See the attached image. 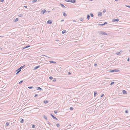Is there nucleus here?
<instances>
[{"label": "nucleus", "mask_w": 130, "mask_h": 130, "mask_svg": "<svg viewBox=\"0 0 130 130\" xmlns=\"http://www.w3.org/2000/svg\"><path fill=\"white\" fill-rule=\"evenodd\" d=\"M116 1H118V0H115Z\"/></svg>", "instance_id": "obj_54"}, {"label": "nucleus", "mask_w": 130, "mask_h": 130, "mask_svg": "<svg viewBox=\"0 0 130 130\" xmlns=\"http://www.w3.org/2000/svg\"><path fill=\"white\" fill-rule=\"evenodd\" d=\"M41 12L43 14L45 13L46 12V11L45 9H43L42 11Z\"/></svg>", "instance_id": "obj_10"}, {"label": "nucleus", "mask_w": 130, "mask_h": 130, "mask_svg": "<svg viewBox=\"0 0 130 130\" xmlns=\"http://www.w3.org/2000/svg\"><path fill=\"white\" fill-rule=\"evenodd\" d=\"M52 23V21L50 20H48L47 22V24H51Z\"/></svg>", "instance_id": "obj_7"}, {"label": "nucleus", "mask_w": 130, "mask_h": 130, "mask_svg": "<svg viewBox=\"0 0 130 130\" xmlns=\"http://www.w3.org/2000/svg\"><path fill=\"white\" fill-rule=\"evenodd\" d=\"M109 71L110 72H111L112 73L114 72H118V71H117L116 70V69H114V70H109Z\"/></svg>", "instance_id": "obj_2"}, {"label": "nucleus", "mask_w": 130, "mask_h": 130, "mask_svg": "<svg viewBox=\"0 0 130 130\" xmlns=\"http://www.w3.org/2000/svg\"><path fill=\"white\" fill-rule=\"evenodd\" d=\"M25 66H22L21 67H20L19 68L21 70V69L23 68H24V67Z\"/></svg>", "instance_id": "obj_22"}, {"label": "nucleus", "mask_w": 130, "mask_h": 130, "mask_svg": "<svg viewBox=\"0 0 130 130\" xmlns=\"http://www.w3.org/2000/svg\"><path fill=\"white\" fill-rule=\"evenodd\" d=\"M24 120L23 119H22L21 120V121H20L21 123H23L24 122Z\"/></svg>", "instance_id": "obj_21"}, {"label": "nucleus", "mask_w": 130, "mask_h": 130, "mask_svg": "<svg viewBox=\"0 0 130 130\" xmlns=\"http://www.w3.org/2000/svg\"><path fill=\"white\" fill-rule=\"evenodd\" d=\"M60 5H61V6L63 8H65V7L62 4L60 3Z\"/></svg>", "instance_id": "obj_18"}, {"label": "nucleus", "mask_w": 130, "mask_h": 130, "mask_svg": "<svg viewBox=\"0 0 130 130\" xmlns=\"http://www.w3.org/2000/svg\"><path fill=\"white\" fill-rule=\"evenodd\" d=\"M36 0H32V3H35L37 2Z\"/></svg>", "instance_id": "obj_29"}, {"label": "nucleus", "mask_w": 130, "mask_h": 130, "mask_svg": "<svg viewBox=\"0 0 130 130\" xmlns=\"http://www.w3.org/2000/svg\"><path fill=\"white\" fill-rule=\"evenodd\" d=\"M24 7H25V8H27V6H24Z\"/></svg>", "instance_id": "obj_52"}, {"label": "nucleus", "mask_w": 130, "mask_h": 130, "mask_svg": "<svg viewBox=\"0 0 130 130\" xmlns=\"http://www.w3.org/2000/svg\"><path fill=\"white\" fill-rule=\"evenodd\" d=\"M127 61H129V58L127 59Z\"/></svg>", "instance_id": "obj_51"}, {"label": "nucleus", "mask_w": 130, "mask_h": 130, "mask_svg": "<svg viewBox=\"0 0 130 130\" xmlns=\"http://www.w3.org/2000/svg\"><path fill=\"white\" fill-rule=\"evenodd\" d=\"M128 110H126L125 111V112L126 113H128Z\"/></svg>", "instance_id": "obj_42"}, {"label": "nucleus", "mask_w": 130, "mask_h": 130, "mask_svg": "<svg viewBox=\"0 0 130 130\" xmlns=\"http://www.w3.org/2000/svg\"><path fill=\"white\" fill-rule=\"evenodd\" d=\"M71 74V73H70V72H69L68 73V74L69 75H70V74Z\"/></svg>", "instance_id": "obj_47"}, {"label": "nucleus", "mask_w": 130, "mask_h": 130, "mask_svg": "<svg viewBox=\"0 0 130 130\" xmlns=\"http://www.w3.org/2000/svg\"><path fill=\"white\" fill-rule=\"evenodd\" d=\"M50 11H48V12H49Z\"/></svg>", "instance_id": "obj_58"}, {"label": "nucleus", "mask_w": 130, "mask_h": 130, "mask_svg": "<svg viewBox=\"0 0 130 130\" xmlns=\"http://www.w3.org/2000/svg\"><path fill=\"white\" fill-rule=\"evenodd\" d=\"M119 20L118 19H113L112 20V22H118L119 21Z\"/></svg>", "instance_id": "obj_4"}, {"label": "nucleus", "mask_w": 130, "mask_h": 130, "mask_svg": "<svg viewBox=\"0 0 130 130\" xmlns=\"http://www.w3.org/2000/svg\"><path fill=\"white\" fill-rule=\"evenodd\" d=\"M44 118L46 119V120H47V118L46 117V116H44Z\"/></svg>", "instance_id": "obj_30"}, {"label": "nucleus", "mask_w": 130, "mask_h": 130, "mask_svg": "<svg viewBox=\"0 0 130 130\" xmlns=\"http://www.w3.org/2000/svg\"><path fill=\"white\" fill-rule=\"evenodd\" d=\"M66 30H64L62 31V34H63L66 33Z\"/></svg>", "instance_id": "obj_17"}, {"label": "nucleus", "mask_w": 130, "mask_h": 130, "mask_svg": "<svg viewBox=\"0 0 130 130\" xmlns=\"http://www.w3.org/2000/svg\"><path fill=\"white\" fill-rule=\"evenodd\" d=\"M49 79L51 80L52 79H53V77L52 76H50L49 77Z\"/></svg>", "instance_id": "obj_36"}, {"label": "nucleus", "mask_w": 130, "mask_h": 130, "mask_svg": "<svg viewBox=\"0 0 130 130\" xmlns=\"http://www.w3.org/2000/svg\"><path fill=\"white\" fill-rule=\"evenodd\" d=\"M97 34H102L104 35H107V33H106L105 32H104L103 31H99L96 32Z\"/></svg>", "instance_id": "obj_1"}, {"label": "nucleus", "mask_w": 130, "mask_h": 130, "mask_svg": "<svg viewBox=\"0 0 130 130\" xmlns=\"http://www.w3.org/2000/svg\"><path fill=\"white\" fill-rule=\"evenodd\" d=\"M4 1V0H0V2H3Z\"/></svg>", "instance_id": "obj_50"}, {"label": "nucleus", "mask_w": 130, "mask_h": 130, "mask_svg": "<svg viewBox=\"0 0 130 130\" xmlns=\"http://www.w3.org/2000/svg\"><path fill=\"white\" fill-rule=\"evenodd\" d=\"M97 94V92L96 91H95L94 92V96H95L96 95V94Z\"/></svg>", "instance_id": "obj_23"}, {"label": "nucleus", "mask_w": 130, "mask_h": 130, "mask_svg": "<svg viewBox=\"0 0 130 130\" xmlns=\"http://www.w3.org/2000/svg\"><path fill=\"white\" fill-rule=\"evenodd\" d=\"M94 66H95L96 67V66H97V64L96 63H95V64H94Z\"/></svg>", "instance_id": "obj_49"}, {"label": "nucleus", "mask_w": 130, "mask_h": 130, "mask_svg": "<svg viewBox=\"0 0 130 130\" xmlns=\"http://www.w3.org/2000/svg\"><path fill=\"white\" fill-rule=\"evenodd\" d=\"M36 88L37 90H38L40 91H42L43 90L40 87H36Z\"/></svg>", "instance_id": "obj_6"}, {"label": "nucleus", "mask_w": 130, "mask_h": 130, "mask_svg": "<svg viewBox=\"0 0 130 130\" xmlns=\"http://www.w3.org/2000/svg\"><path fill=\"white\" fill-rule=\"evenodd\" d=\"M21 71V70L19 68L16 71H17V72L16 73V74H18Z\"/></svg>", "instance_id": "obj_5"}, {"label": "nucleus", "mask_w": 130, "mask_h": 130, "mask_svg": "<svg viewBox=\"0 0 130 130\" xmlns=\"http://www.w3.org/2000/svg\"><path fill=\"white\" fill-rule=\"evenodd\" d=\"M1 50H2V49H3L2 48H1Z\"/></svg>", "instance_id": "obj_57"}, {"label": "nucleus", "mask_w": 130, "mask_h": 130, "mask_svg": "<svg viewBox=\"0 0 130 130\" xmlns=\"http://www.w3.org/2000/svg\"><path fill=\"white\" fill-rule=\"evenodd\" d=\"M90 17V16L89 15V14H88L87 15V18L88 20H89V19Z\"/></svg>", "instance_id": "obj_20"}, {"label": "nucleus", "mask_w": 130, "mask_h": 130, "mask_svg": "<svg viewBox=\"0 0 130 130\" xmlns=\"http://www.w3.org/2000/svg\"><path fill=\"white\" fill-rule=\"evenodd\" d=\"M59 41V40H56V41Z\"/></svg>", "instance_id": "obj_56"}, {"label": "nucleus", "mask_w": 130, "mask_h": 130, "mask_svg": "<svg viewBox=\"0 0 130 130\" xmlns=\"http://www.w3.org/2000/svg\"><path fill=\"white\" fill-rule=\"evenodd\" d=\"M73 22H76V21H75V20H73Z\"/></svg>", "instance_id": "obj_55"}, {"label": "nucleus", "mask_w": 130, "mask_h": 130, "mask_svg": "<svg viewBox=\"0 0 130 130\" xmlns=\"http://www.w3.org/2000/svg\"><path fill=\"white\" fill-rule=\"evenodd\" d=\"M0 37H1V36H0Z\"/></svg>", "instance_id": "obj_60"}, {"label": "nucleus", "mask_w": 130, "mask_h": 130, "mask_svg": "<svg viewBox=\"0 0 130 130\" xmlns=\"http://www.w3.org/2000/svg\"><path fill=\"white\" fill-rule=\"evenodd\" d=\"M23 16V15L22 14H20L19 15V16L20 17H22Z\"/></svg>", "instance_id": "obj_28"}, {"label": "nucleus", "mask_w": 130, "mask_h": 130, "mask_svg": "<svg viewBox=\"0 0 130 130\" xmlns=\"http://www.w3.org/2000/svg\"><path fill=\"white\" fill-rule=\"evenodd\" d=\"M122 92H123V94H126L127 93L126 91L125 90H123L122 91Z\"/></svg>", "instance_id": "obj_13"}, {"label": "nucleus", "mask_w": 130, "mask_h": 130, "mask_svg": "<svg viewBox=\"0 0 130 130\" xmlns=\"http://www.w3.org/2000/svg\"><path fill=\"white\" fill-rule=\"evenodd\" d=\"M18 21V18H16L15 20L14 21L17 22Z\"/></svg>", "instance_id": "obj_37"}, {"label": "nucleus", "mask_w": 130, "mask_h": 130, "mask_svg": "<svg viewBox=\"0 0 130 130\" xmlns=\"http://www.w3.org/2000/svg\"><path fill=\"white\" fill-rule=\"evenodd\" d=\"M126 6L127 7H128L130 8V6H128V5H126Z\"/></svg>", "instance_id": "obj_46"}, {"label": "nucleus", "mask_w": 130, "mask_h": 130, "mask_svg": "<svg viewBox=\"0 0 130 130\" xmlns=\"http://www.w3.org/2000/svg\"><path fill=\"white\" fill-rule=\"evenodd\" d=\"M48 124H50H50L49 123H48Z\"/></svg>", "instance_id": "obj_59"}, {"label": "nucleus", "mask_w": 130, "mask_h": 130, "mask_svg": "<svg viewBox=\"0 0 130 130\" xmlns=\"http://www.w3.org/2000/svg\"><path fill=\"white\" fill-rule=\"evenodd\" d=\"M63 15L64 16L66 17L67 16V14L65 12H63Z\"/></svg>", "instance_id": "obj_15"}, {"label": "nucleus", "mask_w": 130, "mask_h": 130, "mask_svg": "<svg viewBox=\"0 0 130 130\" xmlns=\"http://www.w3.org/2000/svg\"><path fill=\"white\" fill-rule=\"evenodd\" d=\"M114 83H115V82H112L110 84V85H112L113 84H114Z\"/></svg>", "instance_id": "obj_24"}, {"label": "nucleus", "mask_w": 130, "mask_h": 130, "mask_svg": "<svg viewBox=\"0 0 130 130\" xmlns=\"http://www.w3.org/2000/svg\"><path fill=\"white\" fill-rule=\"evenodd\" d=\"M103 13H105L106 12V10L105 9H104L103 10Z\"/></svg>", "instance_id": "obj_41"}, {"label": "nucleus", "mask_w": 130, "mask_h": 130, "mask_svg": "<svg viewBox=\"0 0 130 130\" xmlns=\"http://www.w3.org/2000/svg\"><path fill=\"white\" fill-rule=\"evenodd\" d=\"M104 95V94H102L101 95L100 97L102 98V97H103V96Z\"/></svg>", "instance_id": "obj_48"}, {"label": "nucleus", "mask_w": 130, "mask_h": 130, "mask_svg": "<svg viewBox=\"0 0 130 130\" xmlns=\"http://www.w3.org/2000/svg\"><path fill=\"white\" fill-rule=\"evenodd\" d=\"M98 25L99 26H101L104 25L103 24H98Z\"/></svg>", "instance_id": "obj_26"}, {"label": "nucleus", "mask_w": 130, "mask_h": 130, "mask_svg": "<svg viewBox=\"0 0 130 130\" xmlns=\"http://www.w3.org/2000/svg\"><path fill=\"white\" fill-rule=\"evenodd\" d=\"M54 113H57V110H56L54 111Z\"/></svg>", "instance_id": "obj_40"}, {"label": "nucleus", "mask_w": 130, "mask_h": 130, "mask_svg": "<svg viewBox=\"0 0 130 130\" xmlns=\"http://www.w3.org/2000/svg\"><path fill=\"white\" fill-rule=\"evenodd\" d=\"M9 124V123L8 122H7L6 123V125L8 126Z\"/></svg>", "instance_id": "obj_27"}, {"label": "nucleus", "mask_w": 130, "mask_h": 130, "mask_svg": "<svg viewBox=\"0 0 130 130\" xmlns=\"http://www.w3.org/2000/svg\"><path fill=\"white\" fill-rule=\"evenodd\" d=\"M56 126H57V127H59V126H60L59 124H56Z\"/></svg>", "instance_id": "obj_35"}, {"label": "nucleus", "mask_w": 130, "mask_h": 130, "mask_svg": "<svg viewBox=\"0 0 130 130\" xmlns=\"http://www.w3.org/2000/svg\"><path fill=\"white\" fill-rule=\"evenodd\" d=\"M116 54L117 55H120L121 54V53L120 52H117L116 53Z\"/></svg>", "instance_id": "obj_16"}, {"label": "nucleus", "mask_w": 130, "mask_h": 130, "mask_svg": "<svg viewBox=\"0 0 130 130\" xmlns=\"http://www.w3.org/2000/svg\"><path fill=\"white\" fill-rule=\"evenodd\" d=\"M30 46L29 45H27V46H26V47H23V48L22 50H23L26 48L29 47H30Z\"/></svg>", "instance_id": "obj_12"}, {"label": "nucleus", "mask_w": 130, "mask_h": 130, "mask_svg": "<svg viewBox=\"0 0 130 130\" xmlns=\"http://www.w3.org/2000/svg\"><path fill=\"white\" fill-rule=\"evenodd\" d=\"M37 96H38V94H36L35 95L34 97H37Z\"/></svg>", "instance_id": "obj_43"}, {"label": "nucleus", "mask_w": 130, "mask_h": 130, "mask_svg": "<svg viewBox=\"0 0 130 130\" xmlns=\"http://www.w3.org/2000/svg\"><path fill=\"white\" fill-rule=\"evenodd\" d=\"M73 109H74V108L73 107H70V109L71 110H73Z\"/></svg>", "instance_id": "obj_33"}, {"label": "nucleus", "mask_w": 130, "mask_h": 130, "mask_svg": "<svg viewBox=\"0 0 130 130\" xmlns=\"http://www.w3.org/2000/svg\"><path fill=\"white\" fill-rule=\"evenodd\" d=\"M35 125L33 124L32 126V127L33 128H35Z\"/></svg>", "instance_id": "obj_34"}, {"label": "nucleus", "mask_w": 130, "mask_h": 130, "mask_svg": "<svg viewBox=\"0 0 130 130\" xmlns=\"http://www.w3.org/2000/svg\"><path fill=\"white\" fill-rule=\"evenodd\" d=\"M76 2V1L75 0H71L70 2H71L72 3H75Z\"/></svg>", "instance_id": "obj_9"}, {"label": "nucleus", "mask_w": 130, "mask_h": 130, "mask_svg": "<svg viewBox=\"0 0 130 130\" xmlns=\"http://www.w3.org/2000/svg\"><path fill=\"white\" fill-rule=\"evenodd\" d=\"M65 1L68 2H70L71 0H65Z\"/></svg>", "instance_id": "obj_32"}, {"label": "nucleus", "mask_w": 130, "mask_h": 130, "mask_svg": "<svg viewBox=\"0 0 130 130\" xmlns=\"http://www.w3.org/2000/svg\"><path fill=\"white\" fill-rule=\"evenodd\" d=\"M50 62L51 63H56V62L53 61H50Z\"/></svg>", "instance_id": "obj_14"}, {"label": "nucleus", "mask_w": 130, "mask_h": 130, "mask_svg": "<svg viewBox=\"0 0 130 130\" xmlns=\"http://www.w3.org/2000/svg\"><path fill=\"white\" fill-rule=\"evenodd\" d=\"M28 88L29 89H31L32 88V86L28 87Z\"/></svg>", "instance_id": "obj_25"}, {"label": "nucleus", "mask_w": 130, "mask_h": 130, "mask_svg": "<svg viewBox=\"0 0 130 130\" xmlns=\"http://www.w3.org/2000/svg\"><path fill=\"white\" fill-rule=\"evenodd\" d=\"M80 20L81 21H82L83 20V19L82 18H81L80 19Z\"/></svg>", "instance_id": "obj_44"}, {"label": "nucleus", "mask_w": 130, "mask_h": 130, "mask_svg": "<svg viewBox=\"0 0 130 130\" xmlns=\"http://www.w3.org/2000/svg\"><path fill=\"white\" fill-rule=\"evenodd\" d=\"M51 116L55 120H58V119L56 118L55 117H54L52 113H50Z\"/></svg>", "instance_id": "obj_3"}, {"label": "nucleus", "mask_w": 130, "mask_h": 130, "mask_svg": "<svg viewBox=\"0 0 130 130\" xmlns=\"http://www.w3.org/2000/svg\"><path fill=\"white\" fill-rule=\"evenodd\" d=\"M40 67V66L39 65L38 66L35 67L34 68V70H36V69H37L38 68H39Z\"/></svg>", "instance_id": "obj_11"}, {"label": "nucleus", "mask_w": 130, "mask_h": 130, "mask_svg": "<svg viewBox=\"0 0 130 130\" xmlns=\"http://www.w3.org/2000/svg\"><path fill=\"white\" fill-rule=\"evenodd\" d=\"M56 80L55 79V78H54V79L53 80V82H56Z\"/></svg>", "instance_id": "obj_38"}, {"label": "nucleus", "mask_w": 130, "mask_h": 130, "mask_svg": "<svg viewBox=\"0 0 130 130\" xmlns=\"http://www.w3.org/2000/svg\"><path fill=\"white\" fill-rule=\"evenodd\" d=\"M102 15V13L101 12H99L98 13V16L99 17H101Z\"/></svg>", "instance_id": "obj_8"}, {"label": "nucleus", "mask_w": 130, "mask_h": 130, "mask_svg": "<svg viewBox=\"0 0 130 130\" xmlns=\"http://www.w3.org/2000/svg\"><path fill=\"white\" fill-rule=\"evenodd\" d=\"M64 21V20H61V22H63V21Z\"/></svg>", "instance_id": "obj_53"}, {"label": "nucleus", "mask_w": 130, "mask_h": 130, "mask_svg": "<svg viewBox=\"0 0 130 130\" xmlns=\"http://www.w3.org/2000/svg\"><path fill=\"white\" fill-rule=\"evenodd\" d=\"M23 82V81L21 80L19 83V84H20L22 83Z\"/></svg>", "instance_id": "obj_39"}, {"label": "nucleus", "mask_w": 130, "mask_h": 130, "mask_svg": "<svg viewBox=\"0 0 130 130\" xmlns=\"http://www.w3.org/2000/svg\"><path fill=\"white\" fill-rule=\"evenodd\" d=\"M107 24V22H104V23L103 24H104V25H105V24Z\"/></svg>", "instance_id": "obj_45"}, {"label": "nucleus", "mask_w": 130, "mask_h": 130, "mask_svg": "<svg viewBox=\"0 0 130 130\" xmlns=\"http://www.w3.org/2000/svg\"><path fill=\"white\" fill-rule=\"evenodd\" d=\"M90 14L92 17H93L94 16L93 14L92 13H91Z\"/></svg>", "instance_id": "obj_31"}, {"label": "nucleus", "mask_w": 130, "mask_h": 130, "mask_svg": "<svg viewBox=\"0 0 130 130\" xmlns=\"http://www.w3.org/2000/svg\"><path fill=\"white\" fill-rule=\"evenodd\" d=\"M48 101L46 100V101H44V102L45 104H46L48 103Z\"/></svg>", "instance_id": "obj_19"}]
</instances>
